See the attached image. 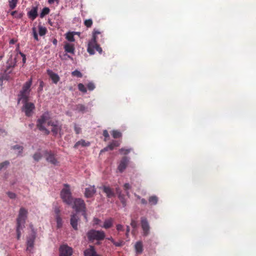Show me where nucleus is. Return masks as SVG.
<instances>
[{"mask_svg": "<svg viewBox=\"0 0 256 256\" xmlns=\"http://www.w3.org/2000/svg\"><path fill=\"white\" fill-rule=\"evenodd\" d=\"M100 35L102 37V34L101 32L98 30L94 28L92 32V38L89 42L88 46V52L90 54H94L95 50L98 51L100 54L102 52V48L97 43L98 36Z\"/></svg>", "mask_w": 256, "mask_h": 256, "instance_id": "obj_1", "label": "nucleus"}, {"mask_svg": "<svg viewBox=\"0 0 256 256\" xmlns=\"http://www.w3.org/2000/svg\"><path fill=\"white\" fill-rule=\"evenodd\" d=\"M50 118V113L48 112H46L38 119L36 122V126L38 128L44 132L46 134H48L50 132L46 128V125L48 126V122L52 121Z\"/></svg>", "mask_w": 256, "mask_h": 256, "instance_id": "obj_2", "label": "nucleus"}, {"mask_svg": "<svg viewBox=\"0 0 256 256\" xmlns=\"http://www.w3.org/2000/svg\"><path fill=\"white\" fill-rule=\"evenodd\" d=\"M28 211L23 208H20L19 214L16 220V233L17 239L18 240L20 238L21 230L24 227L26 220L27 217Z\"/></svg>", "mask_w": 256, "mask_h": 256, "instance_id": "obj_3", "label": "nucleus"}, {"mask_svg": "<svg viewBox=\"0 0 256 256\" xmlns=\"http://www.w3.org/2000/svg\"><path fill=\"white\" fill-rule=\"evenodd\" d=\"M16 58H12V57L10 58L6 62V68L4 70L3 76L0 77V80H8L9 78V74H11L16 66Z\"/></svg>", "mask_w": 256, "mask_h": 256, "instance_id": "obj_4", "label": "nucleus"}, {"mask_svg": "<svg viewBox=\"0 0 256 256\" xmlns=\"http://www.w3.org/2000/svg\"><path fill=\"white\" fill-rule=\"evenodd\" d=\"M60 196L64 202L68 204H72V197L70 186L68 184H64V188L60 192Z\"/></svg>", "mask_w": 256, "mask_h": 256, "instance_id": "obj_5", "label": "nucleus"}, {"mask_svg": "<svg viewBox=\"0 0 256 256\" xmlns=\"http://www.w3.org/2000/svg\"><path fill=\"white\" fill-rule=\"evenodd\" d=\"M74 205L72 208L76 212H82L83 216L87 220L86 214V204L83 200L81 198H76L73 201Z\"/></svg>", "mask_w": 256, "mask_h": 256, "instance_id": "obj_6", "label": "nucleus"}, {"mask_svg": "<svg viewBox=\"0 0 256 256\" xmlns=\"http://www.w3.org/2000/svg\"><path fill=\"white\" fill-rule=\"evenodd\" d=\"M87 236L90 240H101L104 239L105 233L102 230H92L88 232Z\"/></svg>", "mask_w": 256, "mask_h": 256, "instance_id": "obj_7", "label": "nucleus"}, {"mask_svg": "<svg viewBox=\"0 0 256 256\" xmlns=\"http://www.w3.org/2000/svg\"><path fill=\"white\" fill-rule=\"evenodd\" d=\"M24 104L22 108V110L24 112L27 116H30L34 113V110L35 109V106L34 103L28 102V101L22 102Z\"/></svg>", "mask_w": 256, "mask_h": 256, "instance_id": "obj_8", "label": "nucleus"}, {"mask_svg": "<svg viewBox=\"0 0 256 256\" xmlns=\"http://www.w3.org/2000/svg\"><path fill=\"white\" fill-rule=\"evenodd\" d=\"M48 126L52 127V132L54 136L56 135L62 130V125L56 120H52V121L49 122Z\"/></svg>", "mask_w": 256, "mask_h": 256, "instance_id": "obj_9", "label": "nucleus"}, {"mask_svg": "<svg viewBox=\"0 0 256 256\" xmlns=\"http://www.w3.org/2000/svg\"><path fill=\"white\" fill-rule=\"evenodd\" d=\"M60 256H70L73 252V250L71 247L66 244H63L60 247Z\"/></svg>", "mask_w": 256, "mask_h": 256, "instance_id": "obj_10", "label": "nucleus"}, {"mask_svg": "<svg viewBox=\"0 0 256 256\" xmlns=\"http://www.w3.org/2000/svg\"><path fill=\"white\" fill-rule=\"evenodd\" d=\"M36 238V232H32V235L28 238L26 242V250L32 252L34 248V242Z\"/></svg>", "mask_w": 256, "mask_h": 256, "instance_id": "obj_11", "label": "nucleus"}, {"mask_svg": "<svg viewBox=\"0 0 256 256\" xmlns=\"http://www.w3.org/2000/svg\"><path fill=\"white\" fill-rule=\"evenodd\" d=\"M29 96L30 94L21 90L18 95V103L19 104L20 101L22 102L28 101Z\"/></svg>", "mask_w": 256, "mask_h": 256, "instance_id": "obj_12", "label": "nucleus"}, {"mask_svg": "<svg viewBox=\"0 0 256 256\" xmlns=\"http://www.w3.org/2000/svg\"><path fill=\"white\" fill-rule=\"evenodd\" d=\"M46 72L50 78L52 80V82L54 84H57L60 80L59 76L50 69L46 70Z\"/></svg>", "mask_w": 256, "mask_h": 256, "instance_id": "obj_13", "label": "nucleus"}, {"mask_svg": "<svg viewBox=\"0 0 256 256\" xmlns=\"http://www.w3.org/2000/svg\"><path fill=\"white\" fill-rule=\"evenodd\" d=\"M129 162V158L127 157H124L120 161L118 166V169L120 172H123L126 168L128 163Z\"/></svg>", "mask_w": 256, "mask_h": 256, "instance_id": "obj_14", "label": "nucleus"}, {"mask_svg": "<svg viewBox=\"0 0 256 256\" xmlns=\"http://www.w3.org/2000/svg\"><path fill=\"white\" fill-rule=\"evenodd\" d=\"M45 156L46 160L48 162L54 165L58 164V162L54 154L51 152H45Z\"/></svg>", "mask_w": 256, "mask_h": 256, "instance_id": "obj_15", "label": "nucleus"}, {"mask_svg": "<svg viewBox=\"0 0 256 256\" xmlns=\"http://www.w3.org/2000/svg\"><path fill=\"white\" fill-rule=\"evenodd\" d=\"M142 227L144 231V235L146 236L148 234L150 230V226L147 220L144 218H141Z\"/></svg>", "mask_w": 256, "mask_h": 256, "instance_id": "obj_16", "label": "nucleus"}, {"mask_svg": "<svg viewBox=\"0 0 256 256\" xmlns=\"http://www.w3.org/2000/svg\"><path fill=\"white\" fill-rule=\"evenodd\" d=\"M96 192V189L94 186H90L85 190L84 196L87 198L92 197Z\"/></svg>", "mask_w": 256, "mask_h": 256, "instance_id": "obj_17", "label": "nucleus"}, {"mask_svg": "<svg viewBox=\"0 0 256 256\" xmlns=\"http://www.w3.org/2000/svg\"><path fill=\"white\" fill-rule=\"evenodd\" d=\"M38 8L37 6H34L32 9L28 12V17L34 20L38 16Z\"/></svg>", "mask_w": 256, "mask_h": 256, "instance_id": "obj_18", "label": "nucleus"}, {"mask_svg": "<svg viewBox=\"0 0 256 256\" xmlns=\"http://www.w3.org/2000/svg\"><path fill=\"white\" fill-rule=\"evenodd\" d=\"M120 145V142L117 140H112L110 142L108 145L104 148L103 150H101V152L105 151H108V150H112L115 147H118Z\"/></svg>", "mask_w": 256, "mask_h": 256, "instance_id": "obj_19", "label": "nucleus"}, {"mask_svg": "<svg viewBox=\"0 0 256 256\" xmlns=\"http://www.w3.org/2000/svg\"><path fill=\"white\" fill-rule=\"evenodd\" d=\"M32 78H30L24 84L22 90L30 94V92L31 91L30 88L32 84Z\"/></svg>", "mask_w": 256, "mask_h": 256, "instance_id": "obj_20", "label": "nucleus"}, {"mask_svg": "<svg viewBox=\"0 0 256 256\" xmlns=\"http://www.w3.org/2000/svg\"><path fill=\"white\" fill-rule=\"evenodd\" d=\"M100 188L102 189L104 192L106 193L107 197L110 198L114 196V194L112 191V189L109 187L106 186H103L102 187H100Z\"/></svg>", "mask_w": 256, "mask_h": 256, "instance_id": "obj_21", "label": "nucleus"}, {"mask_svg": "<svg viewBox=\"0 0 256 256\" xmlns=\"http://www.w3.org/2000/svg\"><path fill=\"white\" fill-rule=\"evenodd\" d=\"M64 49L65 52L68 53L74 54V45L72 44L66 43L64 46Z\"/></svg>", "mask_w": 256, "mask_h": 256, "instance_id": "obj_22", "label": "nucleus"}, {"mask_svg": "<svg viewBox=\"0 0 256 256\" xmlns=\"http://www.w3.org/2000/svg\"><path fill=\"white\" fill-rule=\"evenodd\" d=\"M78 221L76 215V214L72 215L70 218V224L75 230H78Z\"/></svg>", "mask_w": 256, "mask_h": 256, "instance_id": "obj_23", "label": "nucleus"}, {"mask_svg": "<svg viewBox=\"0 0 256 256\" xmlns=\"http://www.w3.org/2000/svg\"><path fill=\"white\" fill-rule=\"evenodd\" d=\"M134 248L136 254H142L143 251V246L142 242L140 241L137 242L135 244Z\"/></svg>", "mask_w": 256, "mask_h": 256, "instance_id": "obj_24", "label": "nucleus"}, {"mask_svg": "<svg viewBox=\"0 0 256 256\" xmlns=\"http://www.w3.org/2000/svg\"><path fill=\"white\" fill-rule=\"evenodd\" d=\"M90 145V142H86L84 140H80L76 142L74 145V148H77L80 146H88Z\"/></svg>", "mask_w": 256, "mask_h": 256, "instance_id": "obj_25", "label": "nucleus"}, {"mask_svg": "<svg viewBox=\"0 0 256 256\" xmlns=\"http://www.w3.org/2000/svg\"><path fill=\"white\" fill-rule=\"evenodd\" d=\"M113 224V220L112 218L106 219L104 220V224L101 226L104 228H108L112 226Z\"/></svg>", "mask_w": 256, "mask_h": 256, "instance_id": "obj_26", "label": "nucleus"}, {"mask_svg": "<svg viewBox=\"0 0 256 256\" xmlns=\"http://www.w3.org/2000/svg\"><path fill=\"white\" fill-rule=\"evenodd\" d=\"M66 38L70 42H74L75 39L74 33L72 32H68L66 34Z\"/></svg>", "mask_w": 256, "mask_h": 256, "instance_id": "obj_27", "label": "nucleus"}, {"mask_svg": "<svg viewBox=\"0 0 256 256\" xmlns=\"http://www.w3.org/2000/svg\"><path fill=\"white\" fill-rule=\"evenodd\" d=\"M38 34L40 36H44L47 32V29L46 27L41 25L38 26Z\"/></svg>", "mask_w": 256, "mask_h": 256, "instance_id": "obj_28", "label": "nucleus"}, {"mask_svg": "<svg viewBox=\"0 0 256 256\" xmlns=\"http://www.w3.org/2000/svg\"><path fill=\"white\" fill-rule=\"evenodd\" d=\"M50 12V10L48 7H45L42 10L40 14V18H43L44 16H45L46 15L48 14Z\"/></svg>", "mask_w": 256, "mask_h": 256, "instance_id": "obj_29", "label": "nucleus"}, {"mask_svg": "<svg viewBox=\"0 0 256 256\" xmlns=\"http://www.w3.org/2000/svg\"><path fill=\"white\" fill-rule=\"evenodd\" d=\"M18 2V0H9L8 4L11 10L14 9Z\"/></svg>", "mask_w": 256, "mask_h": 256, "instance_id": "obj_30", "label": "nucleus"}, {"mask_svg": "<svg viewBox=\"0 0 256 256\" xmlns=\"http://www.w3.org/2000/svg\"><path fill=\"white\" fill-rule=\"evenodd\" d=\"M158 198L156 196H152L149 198L148 202L150 204L152 205H155L157 204Z\"/></svg>", "mask_w": 256, "mask_h": 256, "instance_id": "obj_31", "label": "nucleus"}, {"mask_svg": "<svg viewBox=\"0 0 256 256\" xmlns=\"http://www.w3.org/2000/svg\"><path fill=\"white\" fill-rule=\"evenodd\" d=\"M112 135L114 138H120L122 136L120 132L116 130H114L112 132Z\"/></svg>", "mask_w": 256, "mask_h": 256, "instance_id": "obj_32", "label": "nucleus"}, {"mask_svg": "<svg viewBox=\"0 0 256 256\" xmlns=\"http://www.w3.org/2000/svg\"><path fill=\"white\" fill-rule=\"evenodd\" d=\"M12 16L16 18H20L22 17L23 14L21 12H18L17 11L14 10L11 12Z\"/></svg>", "mask_w": 256, "mask_h": 256, "instance_id": "obj_33", "label": "nucleus"}, {"mask_svg": "<svg viewBox=\"0 0 256 256\" xmlns=\"http://www.w3.org/2000/svg\"><path fill=\"white\" fill-rule=\"evenodd\" d=\"M84 26L88 28H90L93 24L92 20L91 18L86 20L84 21Z\"/></svg>", "mask_w": 256, "mask_h": 256, "instance_id": "obj_34", "label": "nucleus"}, {"mask_svg": "<svg viewBox=\"0 0 256 256\" xmlns=\"http://www.w3.org/2000/svg\"><path fill=\"white\" fill-rule=\"evenodd\" d=\"M78 89L81 92L85 94L87 90L85 86L82 83L78 84Z\"/></svg>", "mask_w": 256, "mask_h": 256, "instance_id": "obj_35", "label": "nucleus"}, {"mask_svg": "<svg viewBox=\"0 0 256 256\" xmlns=\"http://www.w3.org/2000/svg\"><path fill=\"white\" fill-rule=\"evenodd\" d=\"M130 148H122L119 151L122 154L124 155L128 154L130 152Z\"/></svg>", "mask_w": 256, "mask_h": 256, "instance_id": "obj_36", "label": "nucleus"}, {"mask_svg": "<svg viewBox=\"0 0 256 256\" xmlns=\"http://www.w3.org/2000/svg\"><path fill=\"white\" fill-rule=\"evenodd\" d=\"M72 76L78 78H82V74L78 70H75L72 72Z\"/></svg>", "mask_w": 256, "mask_h": 256, "instance_id": "obj_37", "label": "nucleus"}, {"mask_svg": "<svg viewBox=\"0 0 256 256\" xmlns=\"http://www.w3.org/2000/svg\"><path fill=\"white\" fill-rule=\"evenodd\" d=\"M56 220L57 222V226L60 228L62 226V220L60 216H56Z\"/></svg>", "mask_w": 256, "mask_h": 256, "instance_id": "obj_38", "label": "nucleus"}, {"mask_svg": "<svg viewBox=\"0 0 256 256\" xmlns=\"http://www.w3.org/2000/svg\"><path fill=\"white\" fill-rule=\"evenodd\" d=\"M87 88L89 90H93L96 86L92 82H89L87 84Z\"/></svg>", "mask_w": 256, "mask_h": 256, "instance_id": "obj_39", "label": "nucleus"}, {"mask_svg": "<svg viewBox=\"0 0 256 256\" xmlns=\"http://www.w3.org/2000/svg\"><path fill=\"white\" fill-rule=\"evenodd\" d=\"M124 190L126 191V194L128 196H129V192H128V190L131 188V186L130 184L128 183H126L124 186Z\"/></svg>", "mask_w": 256, "mask_h": 256, "instance_id": "obj_40", "label": "nucleus"}, {"mask_svg": "<svg viewBox=\"0 0 256 256\" xmlns=\"http://www.w3.org/2000/svg\"><path fill=\"white\" fill-rule=\"evenodd\" d=\"M32 30L33 36H34V40L36 41H38V34L36 30V28H33L32 29Z\"/></svg>", "mask_w": 256, "mask_h": 256, "instance_id": "obj_41", "label": "nucleus"}, {"mask_svg": "<svg viewBox=\"0 0 256 256\" xmlns=\"http://www.w3.org/2000/svg\"><path fill=\"white\" fill-rule=\"evenodd\" d=\"M76 110L79 112H84L86 110L85 106L82 104H78L76 106Z\"/></svg>", "mask_w": 256, "mask_h": 256, "instance_id": "obj_42", "label": "nucleus"}, {"mask_svg": "<svg viewBox=\"0 0 256 256\" xmlns=\"http://www.w3.org/2000/svg\"><path fill=\"white\" fill-rule=\"evenodd\" d=\"M33 158L34 160L38 161L39 160L40 158H42V156L40 153H36L34 156Z\"/></svg>", "mask_w": 256, "mask_h": 256, "instance_id": "obj_43", "label": "nucleus"}, {"mask_svg": "<svg viewBox=\"0 0 256 256\" xmlns=\"http://www.w3.org/2000/svg\"><path fill=\"white\" fill-rule=\"evenodd\" d=\"M112 242L116 246H122V244H123V242L122 241H120L118 242H116L114 239H112Z\"/></svg>", "mask_w": 256, "mask_h": 256, "instance_id": "obj_44", "label": "nucleus"}, {"mask_svg": "<svg viewBox=\"0 0 256 256\" xmlns=\"http://www.w3.org/2000/svg\"><path fill=\"white\" fill-rule=\"evenodd\" d=\"M103 136H104V141H106L109 138L110 136L107 130H105L103 131Z\"/></svg>", "mask_w": 256, "mask_h": 256, "instance_id": "obj_45", "label": "nucleus"}, {"mask_svg": "<svg viewBox=\"0 0 256 256\" xmlns=\"http://www.w3.org/2000/svg\"><path fill=\"white\" fill-rule=\"evenodd\" d=\"M9 164V162L7 161H6L1 164H0V170L2 169L4 167H7L8 166Z\"/></svg>", "mask_w": 256, "mask_h": 256, "instance_id": "obj_46", "label": "nucleus"}, {"mask_svg": "<svg viewBox=\"0 0 256 256\" xmlns=\"http://www.w3.org/2000/svg\"><path fill=\"white\" fill-rule=\"evenodd\" d=\"M13 148L14 150H18L19 153L22 152V147L18 145L14 146Z\"/></svg>", "mask_w": 256, "mask_h": 256, "instance_id": "obj_47", "label": "nucleus"}, {"mask_svg": "<svg viewBox=\"0 0 256 256\" xmlns=\"http://www.w3.org/2000/svg\"><path fill=\"white\" fill-rule=\"evenodd\" d=\"M120 192H119V194H118V198H120V200H121L122 202V204L125 206L126 205V202H125V200L124 199V198H123V196H122L121 194H120Z\"/></svg>", "mask_w": 256, "mask_h": 256, "instance_id": "obj_48", "label": "nucleus"}, {"mask_svg": "<svg viewBox=\"0 0 256 256\" xmlns=\"http://www.w3.org/2000/svg\"><path fill=\"white\" fill-rule=\"evenodd\" d=\"M120 192H119V194H118V198H120V200H121L122 202V204L125 206L126 205V202H125V200L124 199V198H123V196H122L121 194H120Z\"/></svg>", "mask_w": 256, "mask_h": 256, "instance_id": "obj_49", "label": "nucleus"}, {"mask_svg": "<svg viewBox=\"0 0 256 256\" xmlns=\"http://www.w3.org/2000/svg\"><path fill=\"white\" fill-rule=\"evenodd\" d=\"M7 194H8V196L10 197V198L12 199L15 198L16 197V194L14 192H9L7 193Z\"/></svg>", "mask_w": 256, "mask_h": 256, "instance_id": "obj_50", "label": "nucleus"}, {"mask_svg": "<svg viewBox=\"0 0 256 256\" xmlns=\"http://www.w3.org/2000/svg\"><path fill=\"white\" fill-rule=\"evenodd\" d=\"M74 130L76 134H78L81 132V128L80 127H78L76 124H75Z\"/></svg>", "mask_w": 256, "mask_h": 256, "instance_id": "obj_51", "label": "nucleus"}, {"mask_svg": "<svg viewBox=\"0 0 256 256\" xmlns=\"http://www.w3.org/2000/svg\"><path fill=\"white\" fill-rule=\"evenodd\" d=\"M48 2L50 4H54V2L56 3V5L59 4V0H48Z\"/></svg>", "mask_w": 256, "mask_h": 256, "instance_id": "obj_52", "label": "nucleus"}, {"mask_svg": "<svg viewBox=\"0 0 256 256\" xmlns=\"http://www.w3.org/2000/svg\"><path fill=\"white\" fill-rule=\"evenodd\" d=\"M20 54L22 58V62L24 64L26 62V55L22 52H20Z\"/></svg>", "mask_w": 256, "mask_h": 256, "instance_id": "obj_53", "label": "nucleus"}, {"mask_svg": "<svg viewBox=\"0 0 256 256\" xmlns=\"http://www.w3.org/2000/svg\"><path fill=\"white\" fill-rule=\"evenodd\" d=\"M137 222L134 220H132L131 221L130 225L133 228H136L137 226Z\"/></svg>", "mask_w": 256, "mask_h": 256, "instance_id": "obj_54", "label": "nucleus"}, {"mask_svg": "<svg viewBox=\"0 0 256 256\" xmlns=\"http://www.w3.org/2000/svg\"><path fill=\"white\" fill-rule=\"evenodd\" d=\"M116 227V230L119 232L124 230V227L122 224H117Z\"/></svg>", "mask_w": 256, "mask_h": 256, "instance_id": "obj_55", "label": "nucleus"}, {"mask_svg": "<svg viewBox=\"0 0 256 256\" xmlns=\"http://www.w3.org/2000/svg\"><path fill=\"white\" fill-rule=\"evenodd\" d=\"M100 220L98 218H94V222L95 224H98Z\"/></svg>", "mask_w": 256, "mask_h": 256, "instance_id": "obj_56", "label": "nucleus"}, {"mask_svg": "<svg viewBox=\"0 0 256 256\" xmlns=\"http://www.w3.org/2000/svg\"><path fill=\"white\" fill-rule=\"evenodd\" d=\"M16 52L17 54H20V52H21L20 50V44H17Z\"/></svg>", "mask_w": 256, "mask_h": 256, "instance_id": "obj_57", "label": "nucleus"}, {"mask_svg": "<svg viewBox=\"0 0 256 256\" xmlns=\"http://www.w3.org/2000/svg\"><path fill=\"white\" fill-rule=\"evenodd\" d=\"M54 212L56 214V216H60L59 214H60V209L58 208H55L54 209Z\"/></svg>", "mask_w": 256, "mask_h": 256, "instance_id": "obj_58", "label": "nucleus"}, {"mask_svg": "<svg viewBox=\"0 0 256 256\" xmlns=\"http://www.w3.org/2000/svg\"><path fill=\"white\" fill-rule=\"evenodd\" d=\"M43 86H44V82L42 81H40V88H39L40 90H42Z\"/></svg>", "mask_w": 256, "mask_h": 256, "instance_id": "obj_59", "label": "nucleus"}, {"mask_svg": "<svg viewBox=\"0 0 256 256\" xmlns=\"http://www.w3.org/2000/svg\"><path fill=\"white\" fill-rule=\"evenodd\" d=\"M130 226H126V236L128 237V234L130 232Z\"/></svg>", "mask_w": 256, "mask_h": 256, "instance_id": "obj_60", "label": "nucleus"}, {"mask_svg": "<svg viewBox=\"0 0 256 256\" xmlns=\"http://www.w3.org/2000/svg\"><path fill=\"white\" fill-rule=\"evenodd\" d=\"M16 42H17V40H14V38L11 39V40H10V44H15Z\"/></svg>", "mask_w": 256, "mask_h": 256, "instance_id": "obj_61", "label": "nucleus"}, {"mask_svg": "<svg viewBox=\"0 0 256 256\" xmlns=\"http://www.w3.org/2000/svg\"><path fill=\"white\" fill-rule=\"evenodd\" d=\"M141 202L144 204H147V202L144 198L141 199Z\"/></svg>", "mask_w": 256, "mask_h": 256, "instance_id": "obj_62", "label": "nucleus"}, {"mask_svg": "<svg viewBox=\"0 0 256 256\" xmlns=\"http://www.w3.org/2000/svg\"><path fill=\"white\" fill-rule=\"evenodd\" d=\"M52 43L54 45L56 46L58 43L57 40L56 38L54 39V40H52Z\"/></svg>", "mask_w": 256, "mask_h": 256, "instance_id": "obj_63", "label": "nucleus"}, {"mask_svg": "<svg viewBox=\"0 0 256 256\" xmlns=\"http://www.w3.org/2000/svg\"><path fill=\"white\" fill-rule=\"evenodd\" d=\"M72 32V33H74V36L76 34L79 36L80 34V32Z\"/></svg>", "mask_w": 256, "mask_h": 256, "instance_id": "obj_64", "label": "nucleus"}]
</instances>
